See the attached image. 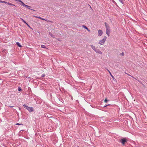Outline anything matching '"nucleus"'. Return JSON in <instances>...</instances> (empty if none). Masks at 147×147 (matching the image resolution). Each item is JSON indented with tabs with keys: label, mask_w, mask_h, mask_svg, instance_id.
Returning <instances> with one entry per match:
<instances>
[{
	"label": "nucleus",
	"mask_w": 147,
	"mask_h": 147,
	"mask_svg": "<svg viewBox=\"0 0 147 147\" xmlns=\"http://www.w3.org/2000/svg\"><path fill=\"white\" fill-rule=\"evenodd\" d=\"M23 106L29 112H31L34 111L33 108L32 107H29L26 105H23Z\"/></svg>",
	"instance_id": "obj_1"
},
{
	"label": "nucleus",
	"mask_w": 147,
	"mask_h": 147,
	"mask_svg": "<svg viewBox=\"0 0 147 147\" xmlns=\"http://www.w3.org/2000/svg\"><path fill=\"white\" fill-rule=\"evenodd\" d=\"M107 37L105 36L103 39L101 40L100 42H99L98 43L99 44H100L101 45H103L104 44L105 42L106 39H107Z\"/></svg>",
	"instance_id": "obj_2"
},
{
	"label": "nucleus",
	"mask_w": 147,
	"mask_h": 147,
	"mask_svg": "<svg viewBox=\"0 0 147 147\" xmlns=\"http://www.w3.org/2000/svg\"><path fill=\"white\" fill-rule=\"evenodd\" d=\"M113 106H114L112 105L108 104L104 106L103 107H106L107 109H111V107Z\"/></svg>",
	"instance_id": "obj_3"
},
{
	"label": "nucleus",
	"mask_w": 147,
	"mask_h": 147,
	"mask_svg": "<svg viewBox=\"0 0 147 147\" xmlns=\"http://www.w3.org/2000/svg\"><path fill=\"white\" fill-rule=\"evenodd\" d=\"M102 30H99L98 31V34L99 36H101L102 34Z\"/></svg>",
	"instance_id": "obj_4"
},
{
	"label": "nucleus",
	"mask_w": 147,
	"mask_h": 147,
	"mask_svg": "<svg viewBox=\"0 0 147 147\" xmlns=\"http://www.w3.org/2000/svg\"><path fill=\"white\" fill-rule=\"evenodd\" d=\"M120 142L122 144H124L126 142V140L125 139H123L120 140Z\"/></svg>",
	"instance_id": "obj_5"
},
{
	"label": "nucleus",
	"mask_w": 147,
	"mask_h": 147,
	"mask_svg": "<svg viewBox=\"0 0 147 147\" xmlns=\"http://www.w3.org/2000/svg\"><path fill=\"white\" fill-rule=\"evenodd\" d=\"M94 51L96 53H97L99 54H102V52L100 51L99 49H96Z\"/></svg>",
	"instance_id": "obj_6"
},
{
	"label": "nucleus",
	"mask_w": 147,
	"mask_h": 147,
	"mask_svg": "<svg viewBox=\"0 0 147 147\" xmlns=\"http://www.w3.org/2000/svg\"><path fill=\"white\" fill-rule=\"evenodd\" d=\"M105 25L106 30L110 29L109 26L106 22H105Z\"/></svg>",
	"instance_id": "obj_7"
},
{
	"label": "nucleus",
	"mask_w": 147,
	"mask_h": 147,
	"mask_svg": "<svg viewBox=\"0 0 147 147\" xmlns=\"http://www.w3.org/2000/svg\"><path fill=\"white\" fill-rule=\"evenodd\" d=\"M106 34L108 36H109V34L110 33V29L106 30Z\"/></svg>",
	"instance_id": "obj_8"
},
{
	"label": "nucleus",
	"mask_w": 147,
	"mask_h": 147,
	"mask_svg": "<svg viewBox=\"0 0 147 147\" xmlns=\"http://www.w3.org/2000/svg\"><path fill=\"white\" fill-rule=\"evenodd\" d=\"M34 17H35L36 18H39V19H40L42 20H45L42 18L41 17H38V16H34Z\"/></svg>",
	"instance_id": "obj_9"
},
{
	"label": "nucleus",
	"mask_w": 147,
	"mask_h": 147,
	"mask_svg": "<svg viewBox=\"0 0 147 147\" xmlns=\"http://www.w3.org/2000/svg\"><path fill=\"white\" fill-rule=\"evenodd\" d=\"M24 7H26L32 10V11H36V10H35L34 9H30V8H29V7H29V6L28 5H25Z\"/></svg>",
	"instance_id": "obj_10"
},
{
	"label": "nucleus",
	"mask_w": 147,
	"mask_h": 147,
	"mask_svg": "<svg viewBox=\"0 0 147 147\" xmlns=\"http://www.w3.org/2000/svg\"><path fill=\"white\" fill-rule=\"evenodd\" d=\"M16 44L18 47H22V46L20 45V43L19 42H16Z\"/></svg>",
	"instance_id": "obj_11"
},
{
	"label": "nucleus",
	"mask_w": 147,
	"mask_h": 147,
	"mask_svg": "<svg viewBox=\"0 0 147 147\" xmlns=\"http://www.w3.org/2000/svg\"><path fill=\"white\" fill-rule=\"evenodd\" d=\"M90 47L94 51H95L96 49L95 46L93 45H91Z\"/></svg>",
	"instance_id": "obj_12"
},
{
	"label": "nucleus",
	"mask_w": 147,
	"mask_h": 147,
	"mask_svg": "<svg viewBox=\"0 0 147 147\" xmlns=\"http://www.w3.org/2000/svg\"><path fill=\"white\" fill-rule=\"evenodd\" d=\"M7 4L9 5H13L16 7V6L14 5L9 2L7 3Z\"/></svg>",
	"instance_id": "obj_13"
},
{
	"label": "nucleus",
	"mask_w": 147,
	"mask_h": 147,
	"mask_svg": "<svg viewBox=\"0 0 147 147\" xmlns=\"http://www.w3.org/2000/svg\"><path fill=\"white\" fill-rule=\"evenodd\" d=\"M82 26L85 29L87 30H88V28L86 26L83 25Z\"/></svg>",
	"instance_id": "obj_14"
},
{
	"label": "nucleus",
	"mask_w": 147,
	"mask_h": 147,
	"mask_svg": "<svg viewBox=\"0 0 147 147\" xmlns=\"http://www.w3.org/2000/svg\"><path fill=\"white\" fill-rule=\"evenodd\" d=\"M20 19L25 24L26 23V22L22 18H20Z\"/></svg>",
	"instance_id": "obj_15"
},
{
	"label": "nucleus",
	"mask_w": 147,
	"mask_h": 147,
	"mask_svg": "<svg viewBox=\"0 0 147 147\" xmlns=\"http://www.w3.org/2000/svg\"><path fill=\"white\" fill-rule=\"evenodd\" d=\"M41 47L42 48H46V46L45 45H42L41 46Z\"/></svg>",
	"instance_id": "obj_16"
},
{
	"label": "nucleus",
	"mask_w": 147,
	"mask_h": 147,
	"mask_svg": "<svg viewBox=\"0 0 147 147\" xmlns=\"http://www.w3.org/2000/svg\"><path fill=\"white\" fill-rule=\"evenodd\" d=\"M21 3V5L24 7L25 4L22 1Z\"/></svg>",
	"instance_id": "obj_17"
},
{
	"label": "nucleus",
	"mask_w": 147,
	"mask_h": 147,
	"mask_svg": "<svg viewBox=\"0 0 147 147\" xmlns=\"http://www.w3.org/2000/svg\"><path fill=\"white\" fill-rule=\"evenodd\" d=\"M119 1L121 2L123 4L124 3V2L123 1V0H119Z\"/></svg>",
	"instance_id": "obj_18"
},
{
	"label": "nucleus",
	"mask_w": 147,
	"mask_h": 147,
	"mask_svg": "<svg viewBox=\"0 0 147 147\" xmlns=\"http://www.w3.org/2000/svg\"><path fill=\"white\" fill-rule=\"evenodd\" d=\"M124 53L123 52H122V53H120L119 54V55L121 56H124Z\"/></svg>",
	"instance_id": "obj_19"
},
{
	"label": "nucleus",
	"mask_w": 147,
	"mask_h": 147,
	"mask_svg": "<svg viewBox=\"0 0 147 147\" xmlns=\"http://www.w3.org/2000/svg\"><path fill=\"white\" fill-rule=\"evenodd\" d=\"M108 71H109V73L110 74V75L112 77V78H113V79H114V76H113L112 75V74H111V72H110L109 70H108Z\"/></svg>",
	"instance_id": "obj_20"
},
{
	"label": "nucleus",
	"mask_w": 147,
	"mask_h": 147,
	"mask_svg": "<svg viewBox=\"0 0 147 147\" xmlns=\"http://www.w3.org/2000/svg\"><path fill=\"white\" fill-rule=\"evenodd\" d=\"M25 24L28 26V27L30 28H31V27L27 23H26Z\"/></svg>",
	"instance_id": "obj_21"
},
{
	"label": "nucleus",
	"mask_w": 147,
	"mask_h": 147,
	"mask_svg": "<svg viewBox=\"0 0 147 147\" xmlns=\"http://www.w3.org/2000/svg\"><path fill=\"white\" fill-rule=\"evenodd\" d=\"M45 74H42L41 77V78H42L43 77H45Z\"/></svg>",
	"instance_id": "obj_22"
},
{
	"label": "nucleus",
	"mask_w": 147,
	"mask_h": 147,
	"mask_svg": "<svg viewBox=\"0 0 147 147\" xmlns=\"http://www.w3.org/2000/svg\"><path fill=\"white\" fill-rule=\"evenodd\" d=\"M109 100H108L106 98L104 100V102H107Z\"/></svg>",
	"instance_id": "obj_23"
},
{
	"label": "nucleus",
	"mask_w": 147,
	"mask_h": 147,
	"mask_svg": "<svg viewBox=\"0 0 147 147\" xmlns=\"http://www.w3.org/2000/svg\"><path fill=\"white\" fill-rule=\"evenodd\" d=\"M18 91H21V90H22V89H21V88H20L19 87L18 88Z\"/></svg>",
	"instance_id": "obj_24"
},
{
	"label": "nucleus",
	"mask_w": 147,
	"mask_h": 147,
	"mask_svg": "<svg viewBox=\"0 0 147 147\" xmlns=\"http://www.w3.org/2000/svg\"><path fill=\"white\" fill-rule=\"evenodd\" d=\"M2 3H5V4H6V3L7 4V3L6 1H2Z\"/></svg>",
	"instance_id": "obj_25"
},
{
	"label": "nucleus",
	"mask_w": 147,
	"mask_h": 147,
	"mask_svg": "<svg viewBox=\"0 0 147 147\" xmlns=\"http://www.w3.org/2000/svg\"><path fill=\"white\" fill-rule=\"evenodd\" d=\"M17 1H19V2H20L21 3L22 1L20 0H17Z\"/></svg>",
	"instance_id": "obj_26"
},
{
	"label": "nucleus",
	"mask_w": 147,
	"mask_h": 147,
	"mask_svg": "<svg viewBox=\"0 0 147 147\" xmlns=\"http://www.w3.org/2000/svg\"><path fill=\"white\" fill-rule=\"evenodd\" d=\"M8 107H9L11 108H12V107H14V106H8Z\"/></svg>",
	"instance_id": "obj_27"
},
{
	"label": "nucleus",
	"mask_w": 147,
	"mask_h": 147,
	"mask_svg": "<svg viewBox=\"0 0 147 147\" xmlns=\"http://www.w3.org/2000/svg\"><path fill=\"white\" fill-rule=\"evenodd\" d=\"M23 125V124H19L18 123H17L16 124V125Z\"/></svg>",
	"instance_id": "obj_28"
},
{
	"label": "nucleus",
	"mask_w": 147,
	"mask_h": 147,
	"mask_svg": "<svg viewBox=\"0 0 147 147\" xmlns=\"http://www.w3.org/2000/svg\"><path fill=\"white\" fill-rule=\"evenodd\" d=\"M49 34H50V35H51V36H52V33H51V32H49Z\"/></svg>",
	"instance_id": "obj_29"
},
{
	"label": "nucleus",
	"mask_w": 147,
	"mask_h": 147,
	"mask_svg": "<svg viewBox=\"0 0 147 147\" xmlns=\"http://www.w3.org/2000/svg\"><path fill=\"white\" fill-rule=\"evenodd\" d=\"M36 79H40V78H39L38 77H37L36 78Z\"/></svg>",
	"instance_id": "obj_30"
},
{
	"label": "nucleus",
	"mask_w": 147,
	"mask_h": 147,
	"mask_svg": "<svg viewBox=\"0 0 147 147\" xmlns=\"http://www.w3.org/2000/svg\"><path fill=\"white\" fill-rule=\"evenodd\" d=\"M2 1H1L0 0V3H2Z\"/></svg>",
	"instance_id": "obj_31"
},
{
	"label": "nucleus",
	"mask_w": 147,
	"mask_h": 147,
	"mask_svg": "<svg viewBox=\"0 0 147 147\" xmlns=\"http://www.w3.org/2000/svg\"><path fill=\"white\" fill-rule=\"evenodd\" d=\"M29 7H29L30 8V7H31L29 6V7Z\"/></svg>",
	"instance_id": "obj_32"
},
{
	"label": "nucleus",
	"mask_w": 147,
	"mask_h": 147,
	"mask_svg": "<svg viewBox=\"0 0 147 147\" xmlns=\"http://www.w3.org/2000/svg\"><path fill=\"white\" fill-rule=\"evenodd\" d=\"M88 31H90V30H89V29H88Z\"/></svg>",
	"instance_id": "obj_33"
},
{
	"label": "nucleus",
	"mask_w": 147,
	"mask_h": 147,
	"mask_svg": "<svg viewBox=\"0 0 147 147\" xmlns=\"http://www.w3.org/2000/svg\"><path fill=\"white\" fill-rule=\"evenodd\" d=\"M30 78V77H28V78Z\"/></svg>",
	"instance_id": "obj_34"
}]
</instances>
